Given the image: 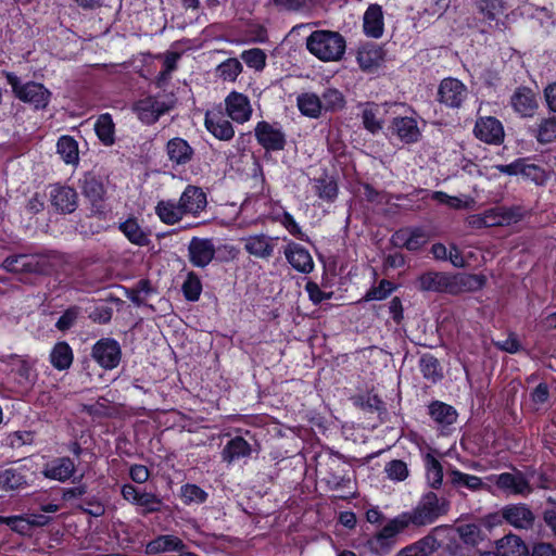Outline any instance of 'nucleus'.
Masks as SVG:
<instances>
[{"mask_svg":"<svg viewBox=\"0 0 556 556\" xmlns=\"http://www.w3.org/2000/svg\"><path fill=\"white\" fill-rule=\"evenodd\" d=\"M485 281L483 275L429 270L417 277L415 286L421 292L459 294L480 290Z\"/></svg>","mask_w":556,"mask_h":556,"instance_id":"nucleus-1","label":"nucleus"},{"mask_svg":"<svg viewBox=\"0 0 556 556\" xmlns=\"http://www.w3.org/2000/svg\"><path fill=\"white\" fill-rule=\"evenodd\" d=\"M306 48L320 61H340L345 52L346 42L338 31L315 30L307 37Z\"/></svg>","mask_w":556,"mask_h":556,"instance_id":"nucleus-2","label":"nucleus"},{"mask_svg":"<svg viewBox=\"0 0 556 556\" xmlns=\"http://www.w3.org/2000/svg\"><path fill=\"white\" fill-rule=\"evenodd\" d=\"M448 509L450 501L447 498L429 491L421 496L412 511H405L404 514L410 525L421 527L430 525L439 517L446 515Z\"/></svg>","mask_w":556,"mask_h":556,"instance_id":"nucleus-3","label":"nucleus"},{"mask_svg":"<svg viewBox=\"0 0 556 556\" xmlns=\"http://www.w3.org/2000/svg\"><path fill=\"white\" fill-rule=\"evenodd\" d=\"M1 267L13 274L49 275L54 270V262L49 253L15 254L5 257Z\"/></svg>","mask_w":556,"mask_h":556,"instance_id":"nucleus-4","label":"nucleus"},{"mask_svg":"<svg viewBox=\"0 0 556 556\" xmlns=\"http://www.w3.org/2000/svg\"><path fill=\"white\" fill-rule=\"evenodd\" d=\"M173 93L160 92L155 96H146L132 104V111L146 125L155 124L159 118L176 106Z\"/></svg>","mask_w":556,"mask_h":556,"instance_id":"nucleus-5","label":"nucleus"},{"mask_svg":"<svg viewBox=\"0 0 556 556\" xmlns=\"http://www.w3.org/2000/svg\"><path fill=\"white\" fill-rule=\"evenodd\" d=\"M3 74L18 100L31 104L37 110L48 106L51 92L42 84L35 81L22 84L14 73L3 72Z\"/></svg>","mask_w":556,"mask_h":556,"instance_id":"nucleus-6","label":"nucleus"},{"mask_svg":"<svg viewBox=\"0 0 556 556\" xmlns=\"http://www.w3.org/2000/svg\"><path fill=\"white\" fill-rule=\"evenodd\" d=\"M409 526L404 513L397 515L367 541L368 549L377 555L390 553L396 543V536Z\"/></svg>","mask_w":556,"mask_h":556,"instance_id":"nucleus-7","label":"nucleus"},{"mask_svg":"<svg viewBox=\"0 0 556 556\" xmlns=\"http://www.w3.org/2000/svg\"><path fill=\"white\" fill-rule=\"evenodd\" d=\"M80 189L83 195L91 203L92 215L105 217L108 210L104 204L105 188L102 179L92 173H86L80 180Z\"/></svg>","mask_w":556,"mask_h":556,"instance_id":"nucleus-8","label":"nucleus"},{"mask_svg":"<svg viewBox=\"0 0 556 556\" xmlns=\"http://www.w3.org/2000/svg\"><path fill=\"white\" fill-rule=\"evenodd\" d=\"M91 357L101 368L105 370L114 369L122 359L121 345L113 338H102L93 344Z\"/></svg>","mask_w":556,"mask_h":556,"instance_id":"nucleus-9","label":"nucleus"},{"mask_svg":"<svg viewBox=\"0 0 556 556\" xmlns=\"http://www.w3.org/2000/svg\"><path fill=\"white\" fill-rule=\"evenodd\" d=\"M254 135L260 146L266 151H282L287 144L286 134L278 123L261 121L254 128Z\"/></svg>","mask_w":556,"mask_h":556,"instance_id":"nucleus-10","label":"nucleus"},{"mask_svg":"<svg viewBox=\"0 0 556 556\" xmlns=\"http://www.w3.org/2000/svg\"><path fill=\"white\" fill-rule=\"evenodd\" d=\"M49 201L56 213L71 214L78 206V193L70 186L53 184L49 186Z\"/></svg>","mask_w":556,"mask_h":556,"instance_id":"nucleus-11","label":"nucleus"},{"mask_svg":"<svg viewBox=\"0 0 556 556\" xmlns=\"http://www.w3.org/2000/svg\"><path fill=\"white\" fill-rule=\"evenodd\" d=\"M428 235L422 227H404L396 230L391 242L396 248L406 249L408 251H418L428 242Z\"/></svg>","mask_w":556,"mask_h":556,"instance_id":"nucleus-12","label":"nucleus"},{"mask_svg":"<svg viewBox=\"0 0 556 556\" xmlns=\"http://www.w3.org/2000/svg\"><path fill=\"white\" fill-rule=\"evenodd\" d=\"M278 239V237L256 233L242 238V241L247 253L260 260H269L274 255Z\"/></svg>","mask_w":556,"mask_h":556,"instance_id":"nucleus-13","label":"nucleus"},{"mask_svg":"<svg viewBox=\"0 0 556 556\" xmlns=\"http://www.w3.org/2000/svg\"><path fill=\"white\" fill-rule=\"evenodd\" d=\"M473 134L479 140L489 144H501L505 137L502 123L493 116L478 118Z\"/></svg>","mask_w":556,"mask_h":556,"instance_id":"nucleus-14","label":"nucleus"},{"mask_svg":"<svg viewBox=\"0 0 556 556\" xmlns=\"http://www.w3.org/2000/svg\"><path fill=\"white\" fill-rule=\"evenodd\" d=\"M215 245L212 239L193 237L188 245L190 263L200 268L206 267L215 256Z\"/></svg>","mask_w":556,"mask_h":556,"instance_id":"nucleus-15","label":"nucleus"},{"mask_svg":"<svg viewBox=\"0 0 556 556\" xmlns=\"http://www.w3.org/2000/svg\"><path fill=\"white\" fill-rule=\"evenodd\" d=\"M466 94V86L456 78H444L438 89L439 102L448 108H459Z\"/></svg>","mask_w":556,"mask_h":556,"instance_id":"nucleus-16","label":"nucleus"},{"mask_svg":"<svg viewBox=\"0 0 556 556\" xmlns=\"http://www.w3.org/2000/svg\"><path fill=\"white\" fill-rule=\"evenodd\" d=\"M510 105L521 117H532L539 109L538 96L531 88L520 86L511 94Z\"/></svg>","mask_w":556,"mask_h":556,"instance_id":"nucleus-17","label":"nucleus"},{"mask_svg":"<svg viewBox=\"0 0 556 556\" xmlns=\"http://www.w3.org/2000/svg\"><path fill=\"white\" fill-rule=\"evenodd\" d=\"M181 211L185 215L198 216L207 205L206 193L202 188L188 185L179 200Z\"/></svg>","mask_w":556,"mask_h":556,"instance_id":"nucleus-18","label":"nucleus"},{"mask_svg":"<svg viewBox=\"0 0 556 556\" xmlns=\"http://www.w3.org/2000/svg\"><path fill=\"white\" fill-rule=\"evenodd\" d=\"M225 106L227 115L240 124L248 122L253 112L249 98L237 91H232L226 97Z\"/></svg>","mask_w":556,"mask_h":556,"instance_id":"nucleus-19","label":"nucleus"},{"mask_svg":"<svg viewBox=\"0 0 556 556\" xmlns=\"http://www.w3.org/2000/svg\"><path fill=\"white\" fill-rule=\"evenodd\" d=\"M502 516L517 529H530L534 523V514L526 504H510L502 509Z\"/></svg>","mask_w":556,"mask_h":556,"instance_id":"nucleus-20","label":"nucleus"},{"mask_svg":"<svg viewBox=\"0 0 556 556\" xmlns=\"http://www.w3.org/2000/svg\"><path fill=\"white\" fill-rule=\"evenodd\" d=\"M288 263L299 273L308 274L314 268L313 258L307 249L295 242H289L285 248Z\"/></svg>","mask_w":556,"mask_h":556,"instance_id":"nucleus-21","label":"nucleus"},{"mask_svg":"<svg viewBox=\"0 0 556 556\" xmlns=\"http://www.w3.org/2000/svg\"><path fill=\"white\" fill-rule=\"evenodd\" d=\"M480 556H529V549L519 536L508 534L496 542L495 552H484Z\"/></svg>","mask_w":556,"mask_h":556,"instance_id":"nucleus-22","label":"nucleus"},{"mask_svg":"<svg viewBox=\"0 0 556 556\" xmlns=\"http://www.w3.org/2000/svg\"><path fill=\"white\" fill-rule=\"evenodd\" d=\"M166 154L173 165L185 166L193 160L194 149L187 140L180 137H175L167 141Z\"/></svg>","mask_w":556,"mask_h":556,"instance_id":"nucleus-23","label":"nucleus"},{"mask_svg":"<svg viewBox=\"0 0 556 556\" xmlns=\"http://www.w3.org/2000/svg\"><path fill=\"white\" fill-rule=\"evenodd\" d=\"M391 129L402 142L407 144L419 141L421 137L417 121L413 117H394L391 123Z\"/></svg>","mask_w":556,"mask_h":556,"instance_id":"nucleus-24","label":"nucleus"},{"mask_svg":"<svg viewBox=\"0 0 556 556\" xmlns=\"http://www.w3.org/2000/svg\"><path fill=\"white\" fill-rule=\"evenodd\" d=\"M363 29L367 37L378 39L384 30L383 12L379 4H370L363 16Z\"/></svg>","mask_w":556,"mask_h":556,"instance_id":"nucleus-25","label":"nucleus"},{"mask_svg":"<svg viewBox=\"0 0 556 556\" xmlns=\"http://www.w3.org/2000/svg\"><path fill=\"white\" fill-rule=\"evenodd\" d=\"M76 471V465L70 457H59L49 463L43 475L46 478L65 482L70 480Z\"/></svg>","mask_w":556,"mask_h":556,"instance_id":"nucleus-26","label":"nucleus"},{"mask_svg":"<svg viewBox=\"0 0 556 556\" xmlns=\"http://www.w3.org/2000/svg\"><path fill=\"white\" fill-rule=\"evenodd\" d=\"M205 127L217 139L228 141L235 136L232 124L220 113L205 114Z\"/></svg>","mask_w":556,"mask_h":556,"instance_id":"nucleus-27","label":"nucleus"},{"mask_svg":"<svg viewBox=\"0 0 556 556\" xmlns=\"http://www.w3.org/2000/svg\"><path fill=\"white\" fill-rule=\"evenodd\" d=\"M384 59V51L375 43L362 46L356 55L357 63L363 71H371L380 66Z\"/></svg>","mask_w":556,"mask_h":556,"instance_id":"nucleus-28","label":"nucleus"},{"mask_svg":"<svg viewBox=\"0 0 556 556\" xmlns=\"http://www.w3.org/2000/svg\"><path fill=\"white\" fill-rule=\"evenodd\" d=\"M531 136L540 144H547L556 141V116L541 117L535 126L529 128Z\"/></svg>","mask_w":556,"mask_h":556,"instance_id":"nucleus-29","label":"nucleus"},{"mask_svg":"<svg viewBox=\"0 0 556 556\" xmlns=\"http://www.w3.org/2000/svg\"><path fill=\"white\" fill-rule=\"evenodd\" d=\"M495 483L500 489L510 490L514 494L527 495L532 492L528 480L520 472H503L497 476Z\"/></svg>","mask_w":556,"mask_h":556,"instance_id":"nucleus-30","label":"nucleus"},{"mask_svg":"<svg viewBox=\"0 0 556 556\" xmlns=\"http://www.w3.org/2000/svg\"><path fill=\"white\" fill-rule=\"evenodd\" d=\"M251 453V444L242 437H235L223 448L222 458L225 463L231 464L239 458L249 457Z\"/></svg>","mask_w":556,"mask_h":556,"instance_id":"nucleus-31","label":"nucleus"},{"mask_svg":"<svg viewBox=\"0 0 556 556\" xmlns=\"http://www.w3.org/2000/svg\"><path fill=\"white\" fill-rule=\"evenodd\" d=\"M155 214L166 225H175L185 216L179 202L176 203L174 200L159 201L155 206Z\"/></svg>","mask_w":556,"mask_h":556,"instance_id":"nucleus-32","label":"nucleus"},{"mask_svg":"<svg viewBox=\"0 0 556 556\" xmlns=\"http://www.w3.org/2000/svg\"><path fill=\"white\" fill-rule=\"evenodd\" d=\"M447 479L451 485L455 489L465 488L469 491L476 492L484 486L481 478L462 472L458 469L448 470Z\"/></svg>","mask_w":556,"mask_h":556,"instance_id":"nucleus-33","label":"nucleus"},{"mask_svg":"<svg viewBox=\"0 0 556 556\" xmlns=\"http://www.w3.org/2000/svg\"><path fill=\"white\" fill-rule=\"evenodd\" d=\"M185 548L182 540L178 536L166 534L160 535L148 543L147 552L151 554L180 552Z\"/></svg>","mask_w":556,"mask_h":556,"instance_id":"nucleus-34","label":"nucleus"},{"mask_svg":"<svg viewBox=\"0 0 556 556\" xmlns=\"http://www.w3.org/2000/svg\"><path fill=\"white\" fill-rule=\"evenodd\" d=\"M73 350L67 342L60 341L54 344L50 353V363L55 369H68L73 364Z\"/></svg>","mask_w":556,"mask_h":556,"instance_id":"nucleus-35","label":"nucleus"},{"mask_svg":"<svg viewBox=\"0 0 556 556\" xmlns=\"http://www.w3.org/2000/svg\"><path fill=\"white\" fill-rule=\"evenodd\" d=\"M298 108L300 112L311 118H318L321 116L324 110L321 99L318 94L313 92H305L298 97Z\"/></svg>","mask_w":556,"mask_h":556,"instance_id":"nucleus-36","label":"nucleus"},{"mask_svg":"<svg viewBox=\"0 0 556 556\" xmlns=\"http://www.w3.org/2000/svg\"><path fill=\"white\" fill-rule=\"evenodd\" d=\"M427 483L431 489L438 490L443 483V467L439 459L428 453L425 456Z\"/></svg>","mask_w":556,"mask_h":556,"instance_id":"nucleus-37","label":"nucleus"},{"mask_svg":"<svg viewBox=\"0 0 556 556\" xmlns=\"http://www.w3.org/2000/svg\"><path fill=\"white\" fill-rule=\"evenodd\" d=\"M119 230L134 244L139 247L148 245L150 240L135 218H128L119 224Z\"/></svg>","mask_w":556,"mask_h":556,"instance_id":"nucleus-38","label":"nucleus"},{"mask_svg":"<svg viewBox=\"0 0 556 556\" xmlns=\"http://www.w3.org/2000/svg\"><path fill=\"white\" fill-rule=\"evenodd\" d=\"M94 130L99 140L104 146H112L115 142V125L109 113L101 114L96 124Z\"/></svg>","mask_w":556,"mask_h":556,"instance_id":"nucleus-39","label":"nucleus"},{"mask_svg":"<svg viewBox=\"0 0 556 556\" xmlns=\"http://www.w3.org/2000/svg\"><path fill=\"white\" fill-rule=\"evenodd\" d=\"M429 415L434 421L445 426L452 425L457 418L454 407L439 401H434L429 405Z\"/></svg>","mask_w":556,"mask_h":556,"instance_id":"nucleus-40","label":"nucleus"},{"mask_svg":"<svg viewBox=\"0 0 556 556\" xmlns=\"http://www.w3.org/2000/svg\"><path fill=\"white\" fill-rule=\"evenodd\" d=\"M56 150L66 164H77L79 160L78 143L71 136H62L56 143Z\"/></svg>","mask_w":556,"mask_h":556,"instance_id":"nucleus-41","label":"nucleus"},{"mask_svg":"<svg viewBox=\"0 0 556 556\" xmlns=\"http://www.w3.org/2000/svg\"><path fill=\"white\" fill-rule=\"evenodd\" d=\"M419 368L422 377L432 383L440 381L443 378L442 368L438 358L431 354H424L419 359Z\"/></svg>","mask_w":556,"mask_h":556,"instance_id":"nucleus-42","label":"nucleus"},{"mask_svg":"<svg viewBox=\"0 0 556 556\" xmlns=\"http://www.w3.org/2000/svg\"><path fill=\"white\" fill-rule=\"evenodd\" d=\"M314 182L315 190L320 199L332 202L337 198L338 186L332 177L325 174L319 178H315Z\"/></svg>","mask_w":556,"mask_h":556,"instance_id":"nucleus-43","label":"nucleus"},{"mask_svg":"<svg viewBox=\"0 0 556 556\" xmlns=\"http://www.w3.org/2000/svg\"><path fill=\"white\" fill-rule=\"evenodd\" d=\"M324 112H337L344 108L343 93L336 88H327L320 96Z\"/></svg>","mask_w":556,"mask_h":556,"instance_id":"nucleus-44","label":"nucleus"},{"mask_svg":"<svg viewBox=\"0 0 556 556\" xmlns=\"http://www.w3.org/2000/svg\"><path fill=\"white\" fill-rule=\"evenodd\" d=\"M181 291L187 301L195 302L200 299L202 292V282L199 276L189 271L187 277L181 286Z\"/></svg>","mask_w":556,"mask_h":556,"instance_id":"nucleus-45","label":"nucleus"},{"mask_svg":"<svg viewBox=\"0 0 556 556\" xmlns=\"http://www.w3.org/2000/svg\"><path fill=\"white\" fill-rule=\"evenodd\" d=\"M24 485H26V480L17 470L9 468L0 472V489L13 491L18 490Z\"/></svg>","mask_w":556,"mask_h":556,"instance_id":"nucleus-46","label":"nucleus"},{"mask_svg":"<svg viewBox=\"0 0 556 556\" xmlns=\"http://www.w3.org/2000/svg\"><path fill=\"white\" fill-rule=\"evenodd\" d=\"M241 72L242 65L240 61L235 58L224 61L216 68L217 76L227 81H235Z\"/></svg>","mask_w":556,"mask_h":556,"instance_id":"nucleus-47","label":"nucleus"},{"mask_svg":"<svg viewBox=\"0 0 556 556\" xmlns=\"http://www.w3.org/2000/svg\"><path fill=\"white\" fill-rule=\"evenodd\" d=\"M180 497L187 505L202 504L207 500V493L197 484L186 483L180 488Z\"/></svg>","mask_w":556,"mask_h":556,"instance_id":"nucleus-48","label":"nucleus"},{"mask_svg":"<svg viewBox=\"0 0 556 556\" xmlns=\"http://www.w3.org/2000/svg\"><path fill=\"white\" fill-rule=\"evenodd\" d=\"M242 61L251 68L260 72L266 66V53L260 48L244 50L241 53Z\"/></svg>","mask_w":556,"mask_h":556,"instance_id":"nucleus-49","label":"nucleus"},{"mask_svg":"<svg viewBox=\"0 0 556 556\" xmlns=\"http://www.w3.org/2000/svg\"><path fill=\"white\" fill-rule=\"evenodd\" d=\"M135 505L142 507L143 514L148 515L161 511L163 507V501L154 493L142 491L141 494L138 496V500Z\"/></svg>","mask_w":556,"mask_h":556,"instance_id":"nucleus-50","label":"nucleus"},{"mask_svg":"<svg viewBox=\"0 0 556 556\" xmlns=\"http://www.w3.org/2000/svg\"><path fill=\"white\" fill-rule=\"evenodd\" d=\"M384 471L389 479L404 481L408 477L407 464L401 459H393L387 463Z\"/></svg>","mask_w":556,"mask_h":556,"instance_id":"nucleus-51","label":"nucleus"},{"mask_svg":"<svg viewBox=\"0 0 556 556\" xmlns=\"http://www.w3.org/2000/svg\"><path fill=\"white\" fill-rule=\"evenodd\" d=\"M457 532L463 542L469 545H476L481 540V528L476 523L462 525Z\"/></svg>","mask_w":556,"mask_h":556,"instance_id":"nucleus-52","label":"nucleus"},{"mask_svg":"<svg viewBox=\"0 0 556 556\" xmlns=\"http://www.w3.org/2000/svg\"><path fill=\"white\" fill-rule=\"evenodd\" d=\"M394 288L395 287L391 281L382 279L377 287H372L366 292L364 300H383L394 290Z\"/></svg>","mask_w":556,"mask_h":556,"instance_id":"nucleus-53","label":"nucleus"},{"mask_svg":"<svg viewBox=\"0 0 556 556\" xmlns=\"http://www.w3.org/2000/svg\"><path fill=\"white\" fill-rule=\"evenodd\" d=\"M330 469L331 472L328 473V477L325 478L327 485L332 489L337 490L340 488L345 486L348 483H350V478H346L344 475H342L340 468V464H338L336 460H332Z\"/></svg>","mask_w":556,"mask_h":556,"instance_id":"nucleus-54","label":"nucleus"},{"mask_svg":"<svg viewBox=\"0 0 556 556\" xmlns=\"http://www.w3.org/2000/svg\"><path fill=\"white\" fill-rule=\"evenodd\" d=\"M473 4L478 12L486 20L494 21L496 18L501 0H473Z\"/></svg>","mask_w":556,"mask_h":556,"instance_id":"nucleus-55","label":"nucleus"},{"mask_svg":"<svg viewBox=\"0 0 556 556\" xmlns=\"http://www.w3.org/2000/svg\"><path fill=\"white\" fill-rule=\"evenodd\" d=\"M80 308L78 306L68 307L63 315L55 323V327L60 331H66L71 329L76 323Z\"/></svg>","mask_w":556,"mask_h":556,"instance_id":"nucleus-56","label":"nucleus"},{"mask_svg":"<svg viewBox=\"0 0 556 556\" xmlns=\"http://www.w3.org/2000/svg\"><path fill=\"white\" fill-rule=\"evenodd\" d=\"M0 525H7L20 534H25L29 530L28 521L22 516H0Z\"/></svg>","mask_w":556,"mask_h":556,"instance_id":"nucleus-57","label":"nucleus"},{"mask_svg":"<svg viewBox=\"0 0 556 556\" xmlns=\"http://www.w3.org/2000/svg\"><path fill=\"white\" fill-rule=\"evenodd\" d=\"M521 175L526 178L535 181L536 184L543 182L545 179V172L539 165L533 163H528L527 159L523 161L522 173Z\"/></svg>","mask_w":556,"mask_h":556,"instance_id":"nucleus-58","label":"nucleus"},{"mask_svg":"<svg viewBox=\"0 0 556 556\" xmlns=\"http://www.w3.org/2000/svg\"><path fill=\"white\" fill-rule=\"evenodd\" d=\"M364 127L375 134L382 128L381 122L377 118V114L371 109H366L362 114Z\"/></svg>","mask_w":556,"mask_h":556,"instance_id":"nucleus-59","label":"nucleus"},{"mask_svg":"<svg viewBox=\"0 0 556 556\" xmlns=\"http://www.w3.org/2000/svg\"><path fill=\"white\" fill-rule=\"evenodd\" d=\"M497 210L502 225L517 223L522 218V211L520 207H497Z\"/></svg>","mask_w":556,"mask_h":556,"instance_id":"nucleus-60","label":"nucleus"},{"mask_svg":"<svg viewBox=\"0 0 556 556\" xmlns=\"http://www.w3.org/2000/svg\"><path fill=\"white\" fill-rule=\"evenodd\" d=\"M495 346L504 352L517 353L521 345L515 333H510L505 340L494 342Z\"/></svg>","mask_w":556,"mask_h":556,"instance_id":"nucleus-61","label":"nucleus"},{"mask_svg":"<svg viewBox=\"0 0 556 556\" xmlns=\"http://www.w3.org/2000/svg\"><path fill=\"white\" fill-rule=\"evenodd\" d=\"M34 435L29 431H15L9 435V442L12 447H20L25 444H31Z\"/></svg>","mask_w":556,"mask_h":556,"instance_id":"nucleus-62","label":"nucleus"},{"mask_svg":"<svg viewBox=\"0 0 556 556\" xmlns=\"http://www.w3.org/2000/svg\"><path fill=\"white\" fill-rule=\"evenodd\" d=\"M129 477L134 482L142 484L149 480L150 471L146 466L136 464L130 466Z\"/></svg>","mask_w":556,"mask_h":556,"instance_id":"nucleus-63","label":"nucleus"},{"mask_svg":"<svg viewBox=\"0 0 556 556\" xmlns=\"http://www.w3.org/2000/svg\"><path fill=\"white\" fill-rule=\"evenodd\" d=\"M544 98L548 110L556 113V83H551L544 88Z\"/></svg>","mask_w":556,"mask_h":556,"instance_id":"nucleus-64","label":"nucleus"}]
</instances>
